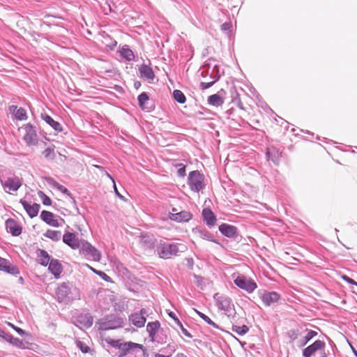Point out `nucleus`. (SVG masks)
<instances>
[{
	"label": "nucleus",
	"mask_w": 357,
	"mask_h": 357,
	"mask_svg": "<svg viewBox=\"0 0 357 357\" xmlns=\"http://www.w3.org/2000/svg\"><path fill=\"white\" fill-rule=\"evenodd\" d=\"M96 167L99 169L100 171H104L105 172V175L112 181L113 184L115 183V181H114V178L107 172H106L105 170L103 167L100 166V165H96Z\"/></svg>",
	"instance_id": "4d7b16f0"
},
{
	"label": "nucleus",
	"mask_w": 357,
	"mask_h": 357,
	"mask_svg": "<svg viewBox=\"0 0 357 357\" xmlns=\"http://www.w3.org/2000/svg\"><path fill=\"white\" fill-rule=\"evenodd\" d=\"M43 155H44V157L45 158H47L48 160H54V158L55 157L54 149L50 147L46 148L43 151Z\"/></svg>",
	"instance_id": "de8ad7c7"
},
{
	"label": "nucleus",
	"mask_w": 357,
	"mask_h": 357,
	"mask_svg": "<svg viewBox=\"0 0 357 357\" xmlns=\"http://www.w3.org/2000/svg\"><path fill=\"white\" fill-rule=\"evenodd\" d=\"M63 242L73 250L79 248L81 241L75 233L67 232L63 236Z\"/></svg>",
	"instance_id": "a211bd4d"
},
{
	"label": "nucleus",
	"mask_w": 357,
	"mask_h": 357,
	"mask_svg": "<svg viewBox=\"0 0 357 357\" xmlns=\"http://www.w3.org/2000/svg\"><path fill=\"white\" fill-rule=\"evenodd\" d=\"M192 232L195 234L198 235L200 238L207 240L211 242H213L216 244L220 245V243L218 240H216L213 235L209 232L207 229L205 228L201 227H197L192 229Z\"/></svg>",
	"instance_id": "b1692460"
},
{
	"label": "nucleus",
	"mask_w": 357,
	"mask_h": 357,
	"mask_svg": "<svg viewBox=\"0 0 357 357\" xmlns=\"http://www.w3.org/2000/svg\"><path fill=\"white\" fill-rule=\"evenodd\" d=\"M146 313V310L142 309L139 312H135L130 314L129 316V320L134 326L142 328L146 323V317H144Z\"/></svg>",
	"instance_id": "6ab92c4d"
},
{
	"label": "nucleus",
	"mask_w": 357,
	"mask_h": 357,
	"mask_svg": "<svg viewBox=\"0 0 357 357\" xmlns=\"http://www.w3.org/2000/svg\"><path fill=\"white\" fill-rule=\"evenodd\" d=\"M5 227L6 231L13 236H19L22 232V227L13 218L6 220Z\"/></svg>",
	"instance_id": "4468645a"
},
{
	"label": "nucleus",
	"mask_w": 357,
	"mask_h": 357,
	"mask_svg": "<svg viewBox=\"0 0 357 357\" xmlns=\"http://www.w3.org/2000/svg\"><path fill=\"white\" fill-rule=\"evenodd\" d=\"M268 160L272 161L275 165H278L281 157V153L275 147L268 148L266 153Z\"/></svg>",
	"instance_id": "c756f323"
},
{
	"label": "nucleus",
	"mask_w": 357,
	"mask_h": 357,
	"mask_svg": "<svg viewBox=\"0 0 357 357\" xmlns=\"http://www.w3.org/2000/svg\"><path fill=\"white\" fill-rule=\"evenodd\" d=\"M168 339L167 330L161 328L159 332L154 337V340H151V342H156L158 344H165L167 342Z\"/></svg>",
	"instance_id": "72a5a7b5"
},
{
	"label": "nucleus",
	"mask_w": 357,
	"mask_h": 357,
	"mask_svg": "<svg viewBox=\"0 0 357 357\" xmlns=\"http://www.w3.org/2000/svg\"><path fill=\"white\" fill-rule=\"evenodd\" d=\"M325 346L324 341L317 340L303 350V356L311 357L317 351L324 349Z\"/></svg>",
	"instance_id": "2eb2a0df"
},
{
	"label": "nucleus",
	"mask_w": 357,
	"mask_h": 357,
	"mask_svg": "<svg viewBox=\"0 0 357 357\" xmlns=\"http://www.w3.org/2000/svg\"><path fill=\"white\" fill-rule=\"evenodd\" d=\"M176 344L174 342H169L165 348L162 349L161 351L162 352L167 354V355L170 357L172 355V354L176 351Z\"/></svg>",
	"instance_id": "79ce46f5"
},
{
	"label": "nucleus",
	"mask_w": 357,
	"mask_h": 357,
	"mask_svg": "<svg viewBox=\"0 0 357 357\" xmlns=\"http://www.w3.org/2000/svg\"><path fill=\"white\" fill-rule=\"evenodd\" d=\"M79 249L81 255L91 257L96 261H99L101 259L100 252L85 240H81V245Z\"/></svg>",
	"instance_id": "0eeeda50"
},
{
	"label": "nucleus",
	"mask_w": 357,
	"mask_h": 357,
	"mask_svg": "<svg viewBox=\"0 0 357 357\" xmlns=\"http://www.w3.org/2000/svg\"><path fill=\"white\" fill-rule=\"evenodd\" d=\"M0 183L2 186L5 189L6 192H8L6 190L11 191H17L22 186V181L17 176L7 178L6 180H3L0 178Z\"/></svg>",
	"instance_id": "f8f14e48"
},
{
	"label": "nucleus",
	"mask_w": 357,
	"mask_h": 357,
	"mask_svg": "<svg viewBox=\"0 0 357 357\" xmlns=\"http://www.w3.org/2000/svg\"><path fill=\"white\" fill-rule=\"evenodd\" d=\"M317 335V333L314 331H307L306 335L303 337V340L301 342V345H305L311 339L315 337Z\"/></svg>",
	"instance_id": "a18cd8bd"
},
{
	"label": "nucleus",
	"mask_w": 357,
	"mask_h": 357,
	"mask_svg": "<svg viewBox=\"0 0 357 357\" xmlns=\"http://www.w3.org/2000/svg\"><path fill=\"white\" fill-rule=\"evenodd\" d=\"M41 118L47 124H49L55 131L61 132L63 127L60 123L54 121L50 115L47 114H41Z\"/></svg>",
	"instance_id": "473e14b6"
},
{
	"label": "nucleus",
	"mask_w": 357,
	"mask_h": 357,
	"mask_svg": "<svg viewBox=\"0 0 357 357\" xmlns=\"http://www.w3.org/2000/svg\"><path fill=\"white\" fill-rule=\"evenodd\" d=\"M121 57L128 61H134L135 59V54L132 50L128 45H124L119 51Z\"/></svg>",
	"instance_id": "f704fd0d"
},
{
	"label": "nucleus",
	"mask_w": 357,
	"mask_h": 357,
	"mask_svg": "<svg viewBox=\"0 0 357 357\" xmlns=\"http://www.w3.org/2000/svg\"><path fill=\"white\" fill-rule=\"evenodd\" d=\"M215 82L216 81H215V79H214L213 81L209 82H201V84H200L201 88L202 89H207L211 87Z\"/></svg>",
	"instance_id": "5fc2aeb1"
},
{
	"label": "nucleus",
	"mask_w": 357,
	"mask_h": 357,
	"mask_svg": "<svg viewBox=\"0 0 357 357\" xmlns=\"http://www.w3.org/2000/svg\"><path fill=\"white\" fill-rule=\"evenodd\" d=\"M197 314L200 318H202L206 323H207L208 325L213 326L215 328L219 329L220 327L218 325H217L214 321H213L207 315L205 314L196 310Z\"/></svg>",
	"instance_id": "a19ab883"
},
{
	"label": "nucleus",
	"mask_w": 357,
	"mask_h": 357,
	"mask_svg": "<svg viewBox=\"0 0 357 357\" xmlns=\"http://www.w3.org/2000/svg\"><path fill=\"white\" fill-rule=\"evenodd\" d=\"M234 284L239 288L248 291V293L253 292L257 288V285L254 280L247 279L244 275L238 276L234 280Z\"/></svg>",
	"instance_id": "6e6552de"
},
{
	"label": "nucleus",
	"mask_w": 357,
	"mask_h": 357,
	"mask_svg": "<svg viewBox=\"0 0 357 357\" xmlns=\"http://www.w3.org/2000/svg\"><path fill=\"white\" fill-rule=\"evenodd\" d=\"M36 255L39 264L43 266H47L52 259L48 252L43 249L38 248L36 250Z\"/></svg>",
	"instance_id": "2f4dec72"
},
{
	"label": "nucleus",
	"mask_w": 357,
	"mask_h": 357,
	"mask_svg": "<svg viewBox=\"0 0 357 357\" xmlns=\"http://www.w3.org/2000/svg\"><path fill=\"white\" fill-rule=\"evenodd\" d=\"M204 176L198 170L190 172L188 177V185L189 188L194 192H199L205 187Z\"/></svg>",
	"instance_id": "39448f33"
},
{
	"label": "nucleus",
	"mask_w": 357,
	"mask_h": 357,
	"mask_svg": "<svg viewBox=\"0 0 357 357\" xmlns=\"http://www.w3.org/2000/svg\"><path fill=\"white\" fill-rule=\"evenodd\" d=\"M113 187H114V192H115V194L116 195V196L118 197H119L121 199L125 200L126 198L122 195H121L119 193V191H118L116 183L113 184Z\"/></svg>",
	"instance_id": "bf43d9fd"
},
{
	"label": "nucleus",
	"mask_w": 357,
	"mask_h": 357,
	"mask_svg": "<svg viewBox=\"0 0 357 357\" xmlns=\"http://www.w3.org/2000/svg\"><path fill=\"white\" fill-rule=\"evenodd\" d=\"M78 321L86 328H90L93 325V319L90 314L87 313L79 315Z\"/></svg>",
	"instance_id": "c9c22d12"
},
{
	"label": "nucleus",
	"mask_w": 357,
	"mask_h": 357,
	"mask_svg": "<svg viewBox=\"0 0 357 357\" xmlns=\"http://www.w3.org/2000/svg\"><path fill=\"white\" fill-rule=\"evenodd\" d=\"M224 101L218 94H213L208 98V103L213 106H220L223 104Z\"/></svg>",
	"instance_id": "4c0bfd02"
},
{
	"label": "nucleus",
	"mask_w": 357,
	"mask_h": 357,
	"mask_svg": "<svg viewBox=\"0 0 357 357\" xmlns=\"http://www.w3.org/2000/svg\"><path fill=\"white\" fill-rule=\"evenodd\" d=\"M38 195L39 197L41 199L43 205L50 206L52 204L51 199L47 195H46L43 191H38Z\"/></svg>",
	"instance_id": "49530a36"
},
{
	"label": "nucleus",
	"mask_w": 357,
	"mask_h": 357,
	"mask_svg": "<svg viewBox=\"0 0 357 357\" xmlns=\"http://www.w3.org/2000/svg\"><path fill=\"white\" fill-rule=\"evenodd\" d=\"M124 319L116 314H111L105 316L100 320V329L103 331L114 330L121 328Z\"/></svg>",
	"instance_id": "20e7f679"
},
{
	"label": "nucleus",
	"mask_w": 357,
	"mask_h": 357,
	"mask_svg": "<svg viewBox=\"0 0 357 357\" xmlns=\"http://www.w3.org/2000/svg\"><path fill=\"white\" fill-rule=\"evenodd\" d=\"M185 249V245L181 243H169L160 241L156 245L155 252L160 258L167 259H170L172 256L178 255V252H183Z\"/></svg>",
	"instance_id": "f257e3e1"
},
{
	"label": "nucleus",
	"mask_w": 357,
	"mask_h": 357,
	"mask_svg": "<svg viewBox=\"0 0 357 357\" xmlns=\"http://www.w3.org/2000/svg\"><path fill=\"white\" fill-rule=\"evenodd\" d=\"M160 323L158 321L149 322L146 326V331L149 333V337L154 340V337L160 330Z\"/></svg>",
	"instance_id": "7c9ffc66"
},
{
	"label": "nucleus",
	"mask_w": 357,
	"mask_h": 357,
	"mask_svg": "<svg viewBox=\"0 0 357 357\" xmlns=\"http://www.w3.org/2000/svg\"><path fill=\"white\" fill-rule=\"evenodd\" d=\"M23 129L25 130L24 140L28 146H33L38 144V138L36 133V127L31 123L26 124Z\"/></svg>",
	"instance_id": "1a4fd4ad"
},
{
	"label": "nucleus",
	"mask_w": 357,
	"mask_h": 357,
	"mask_svg": "<svg viewBox=\"0 0 357 357\" xmlns=\"http://www.w3.org/2000/svg\"><path fill=\"white\" fill-rule=\"evenodd\" d=\"M77 347L82 351V353L86 354L90 351L89 347H88L84 342L77 340L76 342Z\"/></svg>",
	"instance_id": "8fccbe9b"
},
{
	"label": "nucleus",
	"mask_w": 357,
	"mask_h": 357,
	"mask_svg": "<svg viewBox=\"0 0 357 357\" xmlns=\"http://www.w3.org/2000/svg\"><path fill=\"white\" fill-rule=\"evenodd\" d=\"M105 342L110 345L112 348L118 349L119 351H121L122 346L123 344H125L126 342H124L121 339L119 340H113L111 338H108L105 340Z\"/></svg>",
	"instance_id": "58836bf2"
},
{
	"label": "nucleus",
	"mask_w": 357,
	"mask_h": 357,
	"mask_svg": "<svg viewBox=\"0 0 357 357\" xmlns=\"http://www.w3.org/2000/svg\"><path fill=\"white\" fill-rule=\"evenodd\" d=\"M43 236L53 241L57 242L61 238V232L60 231L47 229Z\"/></svg>",
	"instance_id": "e433bc0d"
},
{
	"label": "nucleus",
	"mask_w": 357,
	"mask_h": 357,
	"mask_svg": "<svg viewBox=\"0 0 357 357\" xmlns=\"http://www.w3.org/2000/svg\"><path fill=\"white\" fill-rule=\"evenodd\" d=\"M231 28V24L229 22H225L221 25V29L222 31H229Z\"/></svg>",
	"instance_id": "052dcab7"
},
{
	"label": "nucleus",
	"mask_w": 357,
	"mask_h": 357,
	"mask_svg": "<svg viewBox=\"0 0 357 357\" xmlns=\"http://www.w3.org/2000/svg\"><path fill=\"white\" fill-rule=\"evenodd\" d=\"M139 73L140 77L143 79L153 80L155 78V73L153 69L146 64L144 63L139 68Z\"/></svg>",
	"instance_id": "c85d7f7f"
},
{
	"label": "nucleus",
	"mask_w": 357,
	"mask_h": 357,
	"mask_svg": "<svg viewBox=\"0 0 357 357\" xmlns=\"http://www.w3.org/2000/svg\"><path fill=\"white\" fill-rule=\"evenodd\" d=\"M192 214L187 211H181L178 213H170L169 218L177 222H188L192 218Z\"/></svg>",
	"instance_id": "4be33fe9"
},
{
	"label": "nucleus",
	"mask_w": 357,
	"mask_h": 357,
	"mask_svg": "<svg viewBox=\"0 0 357 357\" xmlns=\"http://www.w3.org/2000/svg\"><path fill=\"white\" fill-rule=\"evenodd\" d=\"M141 85L142 84H141V82L139 81H135L134 82V87L136 89H139L140 88Z\"/></svg>",
	"instance_id": "69168bd1"
},
{
	"label": "nucleus",
	"mask_w": 357,
	"mask_h": 357,
	"mask_svg": "<svg viewBox=\"0 0 357 357\" xmlns=\"http://www.w3.org/2000/svg\"><path fill=\"white\" fill-rule=\"evenodd\" d=\"M17 109H18V107L16 105H11L9 107L10 112L11 113H13V114H15V113L16 112Z\"/></svg>",
	"instance_id": "0e129e2a"
},
{
	"label": "nucleus",
	"mask_w": 357,
	"mask_h": 357,
	"mask_svg": "<svg viewBox=\"0 0 357 357\" xmlns=\"http://www.w3.org/2000/svg\"><path fill=\"white\" fill-rule=\"evenodd\" d=\"M155 357H169L168 355H163L160 354H155Z\"/></svg>",
	"instance_id": "338daca9"
},
{
	"label": "nucleus",
	"mask_w": 357,
	"mask_h": 357,
	"mask_svg": "<svg viewBox=\"0 0 357 357\" xmlns=\"http://www.w3.org/2000/svg\"><path fill=\"white\" fill-rule=\"evenodd\" d=\"M319 357H327V354L325 351H321Z\"/></svg>",
	"instance_id": "774afa93"
},
{
	"label": "nucleus",
	"mask_w": 357,
	"mask_h": 357,
	"mask_svg": "<svg viewBox=\"0 0 357 357\" xmlns=\"http://www.w3.org/2000/svg\"><path fill=\"white\" fill-rule=\"evenodd\" d=\"M177 326H179V328H181V330L184 335H185L186 337H190V338L192 337V335H191V333H190L189 331L185 328H184V326H183V324L181 321H179V323L177 324Z\"/></svg>",
	"instance_id": "3c124183"
},
{
	"label": "nucleus",
	"mask_w": 357,
	"mask_h": 357,
	"mask_svg": "<svg viewBox=\"0 0 357 357\" xmlns=\"http://www.w3.org/2000/svg\"><path fill=\"white\" fill-rule=\"evenodd\" d=\"M59 218V220L55 219V215L53 213L45 210L40 213V219L47 225L54 227H59L62 226L61 222L64 223V220Z\"/></svg>",
	"instance_id": "9b49d317"
},
{
	"label": "nucleus",
	"mask_w": 357,
	"mask_h": 357,
	"mask_svg": "<svg viewBox=\"0 0 357 357\" xmlns=\"http://www.w3.org/2000/svg\"><path fill=\"white\" fill-rule=\"evenodd\" d=\"M204 67L207 68L206 73L210 75V77L218 81L220 77L219 66L217 64H213L211 60L209 59L204 64Z\"/></svg>",
	"instance_id": "393cba45"
},
{
	"label": "nucleus",
	"mask_w": 357,
	"mask_h": 357,
	"mask_svg": "<svg viewBox=\"0 0 357 357\" xmlns=\"http://www.w3.org/2000/svg\"><path fill=\"white\" fill-rule=\"evenodd\" d=\"M140 244L144 250H152L157 245V240L153 236L142 234L140 236Z\"/></svg>",
	"instance_id": "412c9836"
},
{
	"label": "nucleus",
	"mask_w": 357,
	"mask_h": 357,
	"mask_svg": "<svg viewBox=\"0 0 357 357\" xmlns=\"http://www.w3.org/2000/svg\"><path fill=\"white\" fill-rule=\"evenodd\" d=\"M0 271L17 275L20 273L19 268L10 264L7 259L0 257Z\"/></svg>",
	"instance_id": "5701e85b"
},
{
	"label": "nucleus",
	"mask_w": 357,
	"mask_h": 357,
	"mask_svg": "<svg viewBox=\"0 0 357 357\" xmlns=\"http://www.w3.org/2000/svg\"><path fill=\"white\" fill-rule=\"evenodd\" d=\"M173 97L174 100L180 104H183L186 101L185 96L181 90L178 89H175L173 91Z\"/></svg>",
	"instance_id": "ea45409f"
},
{
	"label": "nucleus",
	"mask_w": 357,
	"mask_h": 357,
	"mask_svg": "<svg viewBox=\"0 0 357 357\" xmlns=\"http://www.w3.org/2000/svg\"><path fill=\"white\" fill-rule=\"evenodd\" d=\"M48 270L55 278H59L63 271V266L58 259H52L49 264Z\"/></svg>",
	"instance_id": "a878e982"
},
{
	"label": "nucleus",
	"mask_w": 357,
	"mask_h": 357,
	"mask_svg": "<svg viewBox=\"0 0 357 357\" xmlns=\"http://www.w3.org/2000/svg\"><path fill=\"white\" fill-rule=\"evenodd\" d=\"M14 329L15 331L19 334L21 336H23L24 335H27V333L24 331L23 329H22L21 328H19V327H17V326H15L13 324H10Z\"/></svg>",
	"instance_id": "6e6d98bb"
},
{
	"label": "nucleus",
	"mask_w": 357,
	"mask_h": 357,
	"mask_svg": "<svg viewBox=\"0 0 357 357\" xmlns=\"http://www.w3.org/2000/svg\"><path fill=\"white\" fill-rule=\"evenodd\" d=\"M43 179L53 188H55L62 192L63 194L67 195L72 200L73 204H76V201L70 191L63 185L59 183L56 180L50 176H45Z\"/></svg>",
	"instance_id": "ddd939ff"
},
{
	"label": "nucleus",
	"mask_w": 357,
	"mask_h": 357,
	"mask_svg": "<svg viewBox=\"0 0 357 357\" xmlns=\"http://www.w3.org/2000/svg\"><path fill=\"white\" fill-rule=\"evenodd\" d=\"M280 298V295L276 291H264L260 296V298L266 306H271L277 303Z\"/></svg>",
	"instance_id": "dca6fc26"
},
{
	"label": "nucleus",
	"mask_w": 357,
	"mask_h": 357,
	"mask_svg": "<svg viewBox=\"0 0 357 357\" xmlns=\"http://www.w3.org/2000/svg\"><path fill=\"white\" fill-rule=\"evenodd\" d=\"M96 274L106 282L112 281L111 278L103 271H99L98 273H96Z\"/></svg>",
	"instance_id": "603ef678"
},
{
	"label": "nucleus",
	"mask_w": 357,
	"mask_h": 357,
	"mask_svg": "<svg viewBox=\"0 0 357 357\" xmlns=\"http://www.w3.org/2000/svg\"><path fill=\"white\" fill-rule=\"evenodd\" d=\"M130 354H134L137 357H148L149 354L145 347L140 344L132 342H126L120 351L116 354L118 357H126Z\"/></svg>",
	"instance_id": "7ed1b4c3"
},
{
	"label": "nucleus",
	"mask_w": 357,
	"mask_h": 357,
	"mask_svg": "<svg viewBox=\"0 0 357 357\" xmlns=\"http://www.w3.org/2000/svg\"><path fill=\"white\" fill-rule=\"evenodd\" d=\"M137 100L139 106L142 110L148 112L152 110V105H149V96L146 92H143L139 95Z\"/></svg>",
	"instance_id": "cd10ccee"
},
{
	"label": "nucleus",
	"mask_w": 357,
	"mask_h": 357,
	"mask_svg": "<svg viewBox=\"0 0 357 357\" xmlns=\"http://www.w3.org/2000/svg\"><path fill=\"white\" fill-rule=\"evenodd\" d=\"M213 298L215 301L218 308L220 310L224 311L226 315L229 316L231 311L234 310L231 299L229 296L220 295L219 293H215Z\"/></svg>",
	"instance_id": "423d86ee"
},
{
	"label": "nucleus",
	"mask_w": 357,
	"mask_h": 357,
	"mask_svg": "<svg viewBox=\"0 0 357 357\" xmlns=\"http://www.w3.org/2000/svg\"><path fill=\"white\" fill-rule=\"evenodd\" d=\"M175 167L178 168L177 174L179 177L183 178L185 175V165L182 163H178L175 165Z\"/></svg>",
	"instance_id": "09e8293b"
},
{
	"label": "nucleus",
	"mask_w": 357,
	"mask_h": 357,
	"mask_svg": "<svg viewBox=\"0 0 357 357\" xmlns=\"http://www.w3.org/2000/svg\"><path fill=\"white\" fill-rule=\"evenodd\" d=\"M342 279L344 281H345L346 282H347L348 284H354V285L356 286L357 282H356L354 280H353L352 278H349V276H347L346 275H343L342 276Z\"/></svg>",
	"instance_id": "864d4df0"
},
{
	"label": "nucleus",
	"mask_w": 357,
	"mask_h": 357,
	"mask_svg": "<svg viewBox=\"0 0 357 357\" xmlns=\"http://www.w3.org/2000/svg\"><path fill=\"white\" fill-rule=\"evenodd\" d=\"M14 115L15 119L20 121L26 120L27 119L26 109L23 107L18 108Z\"/></svg>",
	"instance_id": "37998d69"
},
{
	"label": "nucleus",
	"mask_w": 357,
	"mask_h": 357,
	"mask_svg": "<svg viewBox=\"0 0 357 357\" xmlns=\"http://www.w3.org/2000/svg\"><path fill=\"white\" fill-rule=\"evenodd\" d=\"M20 203L22 205L28 215L31 218H35L38 215L40 206L39 204L34 203L29 204L26 200L21 199Z\"/></svg>",
	"instance_id": "aec40b11"
},
{
	"label": "nucleus",
	"mask_w": 357,
	"mask_h": 357,
	"mask_svg": "<svg viewBox=\"0 0 357 357\" xmlns=\"http://www.w3.org/2000/svg\"><path fill=\"white\" fill-rule=\"evenodd\" d=\"M219 231L229 238L236 239L238 235V229L235 226L227 223L221 224L219 226Z\"/></svg>",
	"instance_id": "f3484780"
},
{
	"label": "nucleus",
	"mask_w": 357,
	"mask_h": 357,
	"mask_svg": "<svg viewBox=\"0 0 357 357\" xmlns=\"http://www.w3.org/2000/svg\"><path fill=\"white\" fill-rule=\"evenodd\" d=\"M56 294L57 301L65 304H68L79 296L78 289L76 287H70L66 282H63L58 287Z\"/></svg>",
	"instance_id": "f03ea898"
},
{
	"label": "nucleus",
	"mask_w": 357,
	"mask_h": 357,
	"mask_svg": "<svg viewBox=\"0 0 357 357\" xmlns=\"http://www.w3.org/2000/svg\"><path fill=\"white\" fill-rule=\"evenodd\" d=\"M195 278L197 279L196 284H197V287L202 286V283H203L202 278L201 276L196 275H195Z\"/></svg>",
	"instance_id": "680f3d73"
},
{
	"label": "nucleus",
	"mask_w": 357,
	"mask_h": 357,
	"mask_svg": "<svg viewBox=\"0 0 357 357\" xmlns=\"http://www.w3.org/2000/svg\"><path fill=\"white\" fill-rule=\"evenodd\" d=\"M202 217L204 221L209 227H212L216 224V216L209 208H205L202 211Z\"/></svg>",
	"instance_id": "bb28decb"
},
{
	"label": "nucleus",
	"mask_w": 357,
	"mask_h": 357,
	"mask_svg": "<svg viewBox=\"0 0 357 357\" xmlns=\"http://www.w3.org/2000/svg\"><path fill=\"white\" fill-rule=\"evenodd\" d=\"M232 331L239 335H243L248 332L249 328L246 325L242 326H233Z\"/></svg>",
	"instance_id": "c03bdc74"
},
{
	"label": "nucleus",
	"mask_w": 357,
	"mask_h": 357,
	"mask_svg": "<svg viewBox=\"0 0 357 357\" xmlns=\"http://www.w3.org/2000/svg\"><path fill=\"white\" fill-rule=\"evenodd\" d=\"M0 337L13 346L19 349H26L29 342L23 341L0 328Z\"/></svg>",
	"instance_id": "9d476101"
},
{
	"label": "nucleus",
	"mask_w": 357,
	"mask_h": 357,
	"mask_svg": "<svg viewBox=\"0 0 357 357\" xmlns=\"http://www.w3.org/2000/svg\"><path fill=\"white\" fill-rule=\"evenodd\" d=\"M289 334V337L292 340H295L298 337V334L296 333L295 331H290Z\"/></svg>",
	"instance_id": "e2e57ef3"
},
{
	"label": "nucleus",
	"mask_w": 357,
	"mask_h": 357,
	"mask_svg": "<svg viewBox=\"0 0 357 357\" xmlns=\"http://www.w3.org/2000/svg\"><path fill=\"white\" fill-rule=\"evenodd\" d=\"M167 313L168 315L175 321L176 324L179 323L180 320L178 319V318L174 312L169 311Z\"/></svg>",
	"instance_id": "13d9d810"
}]
</instances>
